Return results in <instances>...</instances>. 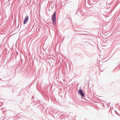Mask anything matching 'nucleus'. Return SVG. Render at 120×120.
<instances>
[{
	"mask_svg": "<svg viewBox=\"0 0 120 120\" xmlns=\"http://www.w3.org/2000/svg\"><path fill=\"white\" fill-rule=\"evenodd\" d=\"M56 12L55 11L53 13L52 16V22L54 23H56Z\"/></svg>",
	"mask_w": 120,
	"mask_h": 120,
	"instance_id": "f257e3e1",
	"label": "nucleus"
},
{
	"mask_svg": "<svg viewBox=\"0 0 120 120\" xmlns=\"http://www.w3.org/2000/svg\"><path fill=\"white\" fill-rule=\"evenodd\" d=\"M78 92L79 94L82 96L83 97H84V94L82 89L79 90H78Z\"/></svg>",
	"mask_w": 120,
	"mask_h": 120,
	"instance_id": "f03ea898",
	"label": "nucleus"
},
{
	"mask_svg": "<svg viewBox=\"0 0 120 120\" xmlns=\"http://www.w3.org/2000/svg\"><path fill=\"white\" fill-rule=\"evenodd\" d=\"M29 19V16L27 15H26V16L25 17L24 19L23 22V24H26L28 20Z\"/></svg>",
	"mask_w": 120,
	"mask_h": 120,
	"instance_id": "7ed1b4c3",
	"label": "nucleus"
},
{
	"mask_svg": "<svg viewBox=\"0 0 120 120\" xmlns=\"http://www.w3.org/2000/svg\"><path fill=\"white\" fill-rule=\"evenodd\" d=\"M115 112H116V111H115Z\"/></svg>",
	"mask_w": 120,
	"mask_h": 120,
	"instance_id": "20e7f679",
	"label": "nucleus"
}]
</instances>
